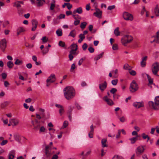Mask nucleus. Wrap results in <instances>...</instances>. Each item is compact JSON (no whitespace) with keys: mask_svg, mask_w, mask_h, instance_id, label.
Masks as SVG:
<instances>
[{"mask_svg":"<svg viewBox=\"0 0 159 159\" xmlns=\"http://www.w3.org/2000/svg\"><path fill=\"white\" fill-rule=\"evenodd\" d=\"M63 91L64 96L67 100L72 99L75 95V90L72 87H66L64 89Z\"/></svg>","mask_w":159,"mask_h":159,"instance_id":"f257e3e1","label":"nucleus"},{"mask_svg":"<svg viewBox=\"0 0 159 159\" xmlns=\"http://www.w3.org/2000/svg\"><path fill=\"white\" fill-rule=\"evenodd\" d=\"M148 104L150 107H152L154 110L159 109V96H157L155 98V103L152 101L148 102Z\"/></svg>","mask_w":159,"mask_h":159,"instance_id":"f03ea898","label":"nucleus"},{"mask_svg":"<svg viewBox=\"0 0 159 159\" xmlns=\"http://www.w3.org/2000/svg\"><path fill=\"white\" fill-rule=\"evenodd\" d=\"M133 40V38L131 36L127 35L123 37L121 40V42L123 45L125 46L126 44L130 42Z\"/></svg>","mask_w":159,"mask_h":159,"instance_id":"7ed1b4c3","label":"nucleus"},{"mask_svg":"<svg viewBox=\"0 0 159 159\" xmlns=\"http://www.w3.org/2000/svg\"><path fill=\"white\" fill-rule=\"evenodd\" d=\"M139 89L138 84L136 81L133 80L131 83L129 89L131 93H134L137 91Z\"/></svg>","mask_w":159,"mask_h":159,"instance_id":"20e7f679","label":"nucleus"},{"mask_svg":"<svg viewBox=\"0 0 159 159\" xmlns=\"http://www.w3.org/2000/svg\"><path fill=\"white\" fill-rule=\"evenodd\" d=\"M152 71L154 75H157L159 70V63L156 62L153 64L152 67Z\"/></svg>","mask_w":159,"mask_h":159,"instance_id":"39448f33","label":"nucleus"},{"mask_svg":"<svg viewBox=\"0 0 159 159\" xmlns=\"http://www.w3.org/2000/svg\"><path fill=\"white\" fill-rule=\"evenodd\" d=\"M123 17L124 19L126 20H132L133 19V15L127 12H125L123 14Z\"/></svg>","mask_w":159,"mask_h":159,"instance_id":"423d86ee","label":"nucleus"},{"mask_svg":"<svg viewBox=\"0 0 159 159\" xmlns=\"http://www.w3.org/2000/svg\"><path fill=\"white\" fill-rule=\"evenodd\" d=\"M6 47V40L5 39H3L1 40L0 42V48L3 52H4Z\"/></svg>","mask_w":159,"mask_h":159,"instance_id":"0eeeda50","label":"nucleus"},{"mask_svg":"<svg viewBox=\"0 0 159 159\" xmlns=\"http://www.w3.org/2000/svg\"><path fill=\"white\" fill-rule=\"evenodd\" d=\"M145 147V146H140L137 148L136 150V152L137 156L142 153L143 152L144 150V147Z\"/></svg>","mask_w":159,"mask_h":159,"instance_id":"6e6552de","label":"nucleus"},{"mask_svg":"<svg viewBox=\"0 0 159 159\" xmlns=\"http://www.w3.org/2000/svg\"><path fill=\"white\" fill-rule=\"evenodd\" d=\"M152 40L150 41L151 43L155 42L157 43H159V31L157 32L156 36L152 37Z\"/></svg>","mask_w":159,"mask_h":159,"instance_id":"1a4fd4ad","label":"nucleus"},{"mask_svg":"<svg viewBox=\"0 0 159 159\" xmlns=\"http://www.w3.org/2000/svg\"><path fill=\"white\" fill-rule=\"evenodd\" d=\"M31 24L32 27L31 30L32 31H34L37 27L38 22L36 20L33 19L31 20Z\"/></svg>","mask_w":159,"mask_h":159,"instance_id":"9d476101","label":"nucleus"},{"mask_svg":"<svg viewBox=\"0 0 159 159\" xmlns=\"http://www.w3.org/2000/svg\"><path fill=\"white\" fill-rule=\"evenodd\" d=\"M56 80V77L55 75L52 74L48 77L47 80V82H50V83H53Z\"/></svg>","mask_w":159,"mask_h":159,"instance_id":"9b49d317","label":"nucleus"},{"mask_svg":"<svg viewBox=\"0 0 159 159\" xmlns=\"http://www.w3.org/2000/svg\"><path fill=\"white\" fill-rule=\"evenodd\" d=\"M41 126V122L40 121H38L37 120H35V124L34 125V129L35 131H37L39 130Z\"/></svg>","mask_w":159,"mask_h":159,"instance_id":"f8f14e48","label":"nucleus"},{"mask_svg":"<svg viewBox=\"0 0 159 159\" xmlns=\"http://www.w3.org/2000/svg\"><path fill=\"white\" fill-rule=\"evenodd\" d=\"M95 10L96 11L93 13V15L99 18H102V11L98 8H96Z\"/></svg>","mask_w":159,"mask_h":159,"instance_id":"ddd939ff","label":"nucleus"},{"mask_svg":"<svg viewBox=\"0 0 159 159\" xmlns=\"http://www.w3.org/2000/svg\"><path fill=\"white\" fill-rule=\"evenodd\" d=\"M55 106L59 109V112L60 116H61L64 112V110L63 107L61 105L56 104Z\"/></svg>","mask_w":159,"mask_h":159,"instance_id":"4468645a","label":"nucleus"},{"mask_svg":"<svg viewBox=\"0 0 159 159\" xmlns=\"http://www.w3.org/2000/svg\"><path fill=\"white\" fill-rule=\"evenodd\" d=\"M107 83L106 81L99 84V88L101 91H103L107 88Z\"/></svg>","mask_w":159,"mask_h":159,"instance_id":"2eb2a0df","label":"nucleus"},{"mask_svg":"<svg viewBox=\"0 0 159 159\" xmlns=\"http://www.w3.org/2000/svg\"><path fill=\"white\" fill-rule=\"evenodd\" d=\"M103 100L106 102L107 104L111 106L113 105L114 104L113 101L111 99L108 98L107 96H105L103 98Z\"/></svg>","mask_w":159,"mask_h":159,"instance_id":"dca6fc26","label":"nucleus"},{"mask_svg":"<svg viewBox=\"0 0 159 159\" xmlns=\"http://www.w3.org/2000/svg\"><path fill=\"white\" fill-rule=\"evenodd\" d=\"M10 122L13 126H16L18 124L19 120L17 119H12L10 120Z\"/></svg>","mask_w":159,"mask_h":159,"instance_id":"f3484780","label":"nucleus"},{"mask_svg":"<svg viewBox=\"0 0 159 159\" xmlns=\"http://www.w3.org/2000/svg\"><path fill=\"white\" fill-rule=\"evenodd\" d=\"M15 155V151L12 150L8 154V159H13Z\"/></svg>","mask_w":159,"mask_h":159,"instance_id":"a211bd4d","label":"nucleus"},{"mask_svg":"<svg viewBox=\"0 0 159 159\" xmlns=\"http://www.w3.org/2000/svg\"><path fill=\"white\" fill-rule=\"evenodd\" d=\"M83 12V10L81 7H79L77 8L75 10H74L73 12V14H76L78 13L79 14H81Z\"/></svg>","mask_w":159,"mask_h":159,"instance_id":"6ab92c4d","label":"nucleus"},{"mask_svg":"<svg viewBox=\"0 0 159 159\" xmlns=\"http://www.w3.org/2000/svg\"><path fill=\"white\" fill-rule=\"evenodd\" d=\"M133 106L136 108H139L141 107H143V105L142 102H136L134 103Z\"/></svg>","mask_w":159,"mask_h":159,"instance_id":"aec40b11","label":"nucleus"},{"mask_svg":"<svg viewBox=\"0 0 159 159\" xmlns=\"http://www.w3.org/2000/svg\"><path fill=\"white\" fill-rule=\"evenodd\" d=\"M102 146V148L107 147H108L107 140L106 139H102L101 140Z\"/></svg>","mask_w":159,"mask_h":159,"instance_id":"412c9836","label":"nucleus"},{"mask_svg":"<svg viewBox=\"0 0 159 159\" xmlns=\"http://www.w3.org/2000/svg\"><path fill=\"white\" fill-rule=\"evenodd\" d=\"M49 147L48 146H47L45 147V153L47 157H50L51 155V153L49 151L48 148Z\"/></svg>","mask_w":159,"mask_h":159,"instance_id":"4be33fe9","label":"nucleus"},{"mask_svg":"<svg viewBox=\"0 0 159 159\" xmlns=\"http://www.w3.org/2000/svg\"><path fill=\"white\" fill-rule=\"evenodd\" d=\"M147 59V57L145 56L142 58V61H141V65L142 67H144L146 65V61Z\"/></svg>","mask_w":159,"mask_h":159,"instance_id":"5701e85b","label":"nucleus"},{"mask_svg":"<svg viewBox=\"0 0 159 159\" xmlns=\"http://www.w3.org/2000/svg\"><path fill=\"white\" fill-rule=\"evenodd\" d=\"M90 131L89 133V136L90 138H93V135L94 132L93 126V125H92L90 126Z\"/></svg>","mask_w":159,"mask_h":159,"instance_id":"b1692460","label":"nucleus"},{"mask_svg":"<svg viewBox=\"0 0 159 159\" xmlns=\"http://www.w3.org/2000/svg\"><path fill=\"white\" fill-rule=\"evenodd\" d=\"M55 2L56 1L55 0H52L51 3L50 10L53 11L54 9V8L56 7Z\"/></svg>","mask_w":159,"mask_h":159,"instance_id":"393cba45","label":"nucleus"},{"mask_svg":"<svg viewBox=\"0 0 159 159\" xmlns=\"http://www.w3.org/2000/svg\"><path fill=\"white\" fill-rule=\"evenodd\" d=\"M39 134L44 133L45 132L46 129L43 126H41L39 129Z\"/></svg>","mask_w":159,"mask_h":159,"instance_id":"a878e982","label":"nucleus"},{"mask_svg":"<svg viewBox=\"0 0 159 159\" xmlns=\"http://www.w3.org/2000/svg\"><path fill=\"white\" fill-rule=\"evenodd\" d=\"M116 114L117 116V117L120 120L121 122L123 123L126 120V118L124 116H122L121 117H120L118 115L117 112H116Z\"/></svg>","mask_w":159,"mask_h":159,"instance_id":"bb28decb","label":"nucleus"},{"mask_svg":"<svg viewBox=\"0 0 159 159\" xmlns=\"http://www.w3.org/2000/svg\"><path fill=\"white\" fill-rule=\"evenodd\" d=\"M114 33L115 35L118 36H119L120 34V32L119 31V28H116L114 30Z\"/></svg>","mask_w":159,"mask_h":159,"instance_id":"cd10ccee","label":"nucleus"},{"mask_svg":"<svg viewBox=\"0 0 159 159\" xmlns=\"http://www.w3.org/2000/svg\"><path fill=\"white\" fill-rule=\"evenodd\" d=\"M45 2V0H41L40 1H38L37 3V6L38 7H40L42 6L44 3Z\"/></svg>","mask_w":159,"mask_h":159,"instance_id":"c85d7f7f","label":"nucleus"},{"mask_svg":"<svg viewBox=\"0 0 159 159\" xmlns=\"http://www.w3.org/2000/svg\"><path fill=\"white\" fill-rule=\"evenodd\" d=\"M147 78L148 80L149 81V84H148V86L150 85V84H153V79L151 78L150 76L148 75H147Z\"/></svg>","mask_w":159,"mask_h":159,"instance_id":"c756f323","label":"nucleus"},{"mask_svg":"<svg viewBox=\"0 0 159 159\" xmlns=\"http://www.w3.org/2000/svg\"><path fill=\"white\" fill-rule=\"evenodd\" d=\"M76 35V31L75 30H71L69 35V36H70L73 37H75Z\"/></svg>","mask_w":159,"mask_h":159,"instance_id":"7c9ffc66","label":"nucleus"},{"mask_svg":"<svg viewBox=\"0 0 159 159\" xmlns=\"http://www.w3.org/2000/svg\"><path fill=\"white\" fill-rule=\"evenodd\" d=\"M7 66L9 69H11L13 67L14 64L12 61H9L7 62Z\"/></svg>","mask_w":159,"mask_h":159,"instance_id":"2f4dec72","label":"nucleus"},{"mask_svg":"<svg viewBox=\"0 0 159 159\" xmlns=\"http://www.w3.org/2000/svg\"><path fill=\"white\" fill-rule=\"evenodd\" d=\"M138 138V136H136L135 137L129 139V140L131 141V143L132 144L134 143L137 140Z\"/></svg>","mask_w":159,"mask_h":159,"instance_id":"473e14b6","label":"nucleus"},{"mask_svg":"<svg viewBox=\"0 0 159 159\" xmlns=\"http://www.w3.org/2000/svg\"><path fill=\"white\" fill-rule=\"evenodd\" d=\"M154 12L157 16H159V9L157 5L154 9Z\"/></svg>","mask_w":159,"mask_h":159,"instance_id":"72a5a7b5","label":"nucleus"},{"mask_svg":"<svg viewBox=\"0 0 159 159\" xmlns=\"http://www.w3.org/2000/svg\"><path fill=\"white\" fill-rule=\"evenodd\" d=\"M87 23L86 22H82L80 25V28L83 30L84 29L87 25Z\"/></svg>","mask_w":159,"mask_h":159,"instance_id":"f704fd0d","label":"nucleus"},{"mask_svg":"<svg viewBox=\"0 0 159 159\" xmlns=\"http://www.w3.org/2000/svg\"><path fill=\"white\" fill-rule=\"evenodd\" d=\"M56 34L58 36H61L62 35V33L61 29H58L56 31Z\"/></svg>","mask_w":159,"mask_h":159,"instance_id":"c9c22d12","label":"nucleus"},{"mask_svg":"<svg viewBox=\"0 0 159 159\" xmlns=\"http://www.w3.org/2000/svg\"><path fill=\"white\" fill-rule=\"evenodd\" d=\"M103 53L102 52V53L98 55L97 56L95 57L94 58V60L96 61H97L101 57H102L103 55Z\"/></svg>","mask_w":159,"mask_h":159,"instance_id":"e433bc0d","label":"nucleus"},{"mask_svg":"<svg viewBox=\"0 0 159 159\" xmlns=\"http://www.w3.org/2000/svg\"><path fill=\"white\" fill-rule=\"evenodd\" d=\"M72 16L74 18L75 20H77V19H80L81 18V16L78 15H76L75 14L72 13Z\"/></svg>","mask_w":159,"mask_h":159,"instance_id":"4c0bfd02","label":"nucleus"},{"mask_svg":"<svg viewBox=\"0 0 159 159\" xmlns=\"http://www.w3.org/2000/svg\"><path fill=\"white\" fill-rule=\"evenodd\" d=\"M76 48L75 49V50H71L70 52V53H71V54H74L75 55H77V53L76 52V51L78 49V48H77L76 46Z\"/></svg>","mask_w":159,"mask_h":159,"instance_id":"58836bf2","label":"nucleus"},{"mask_svg":"<svg viewBox=\"0 0 159 159\" xmlns=\"http://www.w3.org/2000/svg\"><path fill=\"white\" fill-rule=\"evenodd\" d=\"M59 46L64 48H66V47L65 46V44L63 42L60 41L59 42Z\"/></svg>","mask_w":159,"mask_h":159,"instance_id":"ea45409f","label":"nucleus"},{"mask_svg":"<svg viewBox=\"0 0 159 159\" xmlns=\"http://www.w3.org/2000/svg\"><path fill=\"white\" fill-rule=\"evenodd\" d=\"M14 7H16L17 8L20 7H21L20 5L19 2V1H17L14 3Z\"/></svg>","mask_w":159,"mask_h":159,"instance_id":"a19ab883","label":"nucleus"},{"mask_svg":"<svg viewBox=\"0 0 159 159\" xmlns=\"http://www.w3.org/2000/svg\"><path fill=\"white\" fill-rule=\"evenodd\" d=\"M9 103V102H5L4 103L2 104L1 105V107L2 108H4L6 107L7 105Z\"/></svg>","mask_w":159,"mask_h":159,"instance_id":"79ce46f5","label":"nucleus"},{"mask_svg":"<svg viewBox=\"0 0 159 159\" xmlns=\"http://www.w3.org/2000/svg\"><path fill=\"white\" fill-rule=\"evenodd\" d=\"M112 159H124L123 158L120 156L118 155H115Z\"/></svg>","mask_w":159,"mask_h":159,"instance_id":"37998d69","label":"nucleus"},{"mask_svg":"<svg viewBox=\"0 0 159 159\" xmlns=\"http://www.w3.org/2000/svg\"><path fill=\"white\" fill-rule=\"evenodd\" d=\"M112 73L114 74V78H116L117 76V74L118 73V70L117 69H116L115 70H113L112 72Z\"/></svg>","mask_w":159,"mask_h":159,"instance_id":"c03bdc74","label":"nucleus"},{"mask_svg":"<svg viewBox=\"0 0 159 159\" xmlns=\"http://www.w3.org/2000/svg\"><path fill=\"white\" fill-rule=\"evenodd\" d=\"M118 82L117 79L114 80H112L111 84L113 85H116L117 84Z\"/></svg>","mask_w":159,"mask_h":159,"instance_id":"a18cd8bd","label":"nucleus"},{"mask_svg":"<svg viewBox=\"0 0 159 159\" xmlns=\"http://www.w3.org/2000/svg\"><path fill=\"white\" fill-rule=\"evenodd\" d=\"M68 122L67 121H65L63 123L62 127L63 128H66L68 125Z\"/></svg>","mask_w":159,"mask_h":159,"instance_id":"49530a36","label":"nucleus"},{"mask_svg":"<svg viewBox=\"0 0 159 159\" xmlns=\"http://www.w3.org/2000/svg\"><path fill=\"white\" fill-rule=\"evenodd\" d=\"M76 46L77 48H78L77 45L76 44H72L70 46L71 47V50H75V49L76 48Z\"/></svg>","mask_w":159,"mask_h":159,"instance_id":"de8ad7c7","label":"nucleus"},{"mask_svg":"<svg viewBox=\"0 0 159 159\" xmlns=\"http://www.w3.org/2000/svg\"><path fill=\"white\" fill-rule=\"evenodd\" d=\"M49 51V48L47 47L45 48L43 51L42 52L43 54H45L48 52Z\"/></svg>","mask_w":159,"mask_h":159,"instance_id":"09e8293b","label":"nucleus"},{"mask_svg":"<svg viewBox=\"0 0 159 159\" xmlns=\"http://www.w3.org/2000/svg\"><path fill=\"white\" fill-rule=\"evenodd\" d=\"M65 15L63 14H60L59 16L57 17V18L59 19H64L65 18Z\"/></svg>","mask_w":159,"mask_h":159,"instance_id":"8fccbe9b","label":"nucleus"},{"mask_svg":"<svg viewBox=\"0 0 159 159\" xmlns=\"http://www.w3.org/2000/svg\"><path fill=\"white\" fill-rule=\"evenodd\" d=\"M88 45L87 43H84L82 46V49L84 51H85L87 48Z\"/></svg>","mask_w":159,"mask_h":159,"instance_id":"3c124183","label":"nucleus"},{"mask_svg":"<svg viewBox=\"0 0 159 159\" xmlns=\"http://www.w3.org/2000/svg\"><path fill=\"white\" fill-rule=\"evenodd\" d=\"M117 90L116 89L113 88L110 90V92L113 94H114L116 92H117Z\"/></svg>","mask_w":159,"mask_h":159,"instance_id":"603ef678","label":"nucleus"},{"mask_svg":"<svg viewBox=\"0 0 159 159\" xmlns=\"http://www.w3.org/2000/svg\"><path fill=\"white\" fill-rule=\"evenodd\" d=\"M129 73L130 74L133 76L135 75L136 74V71L135 70H130L129 71Z\"/></svg>","mask_w":159,"mask_h":159,"instance_id":"864d4df0","label":"nucleus"},{"mask_svg":"<svg viewBox=\"0 0 159 159\" xmlns=\"http://www.w3.org/2000/svg\"><path fill=\"white\" fill-rule=\"evenodd\" d=\"M88 50L90 53H93L94 51V49L93 47H91L89 48Z\"/></svg>","mask_w":159,"mask_h":159,"instance_id":"5fc2aeb1","label":"nucleus"},{"mask_svg":"<svg viewBox=\"0 0 159 159\" xmlns=\"http://www.w3.org/2000/svg\"><path fill=\"white\" fill-rule=\"evenodd\" d=\"M21 63H22V61H20L18 59H17L16 60L15 64L16 65H19Z\"/></svg>","mask_w":159,"mask_h":159,"instance_id":"6e6d98bb","label":"nucleus"},{"mask_svg":"<svg viewBox=\"0 0 159 159\" xmlns=\"http://www.w3.org/2000/svg\"><path fill=\"white\" fill-rule=\"evenodd\" d=\"M112 49L113 50H116L118 49V46L117 44H115L112 45Z\"/></svg>","mask_w":159,"mask_h":159,"instance_id":"4d7b16f0","label":"nucleus"},{"mask_svg":"<svg viewBox=\"0 0 159 159\" xmlns=\"http://www.w3.org/2000/svg\"><path fill=\"white\" fill-rule=\"evenodd\" d=\"M2 76V78L4 80L6 79L7 77V75L6 73H3L1 74Z\"/></svg>","mask_w":159,"mask_h":159,"instance_id":"13d9d810","label":"nucleus"},{"mask_svg":"<svg viewBox=\"0 0 159 159\" xmlns=\"http://www.w3.org/2000/svg\"><path fill=\"white\" fill-rule=\"evenodd\" d=\"M18 31H19V32L21 33L24 32L25 30L23 27H20L18 29Z\"/></svg>","mask_w":159,"mask_h":159,"instance_id":"bf43d9fd","label":"nucleus"},{"mask_svg":"<svg viewBox=\"0 0 159 159\" xmlns=\"http://www.w3.org/2000/svg\"><path fill=\"white\" fill-rule=\"evenodd\" d=\"M115 8V5H112V6H109L108 7L107 9L108 10H111L113 9H114Z\"/></svg>","mask_w":159,"mask_h":159,"instance_id":"052dcab7","label":"nucleus"},{"mask_svg":"<svg viewBox=\"0 0 159 159\" xmlns=\"http://www.w3.org/2000/svg\"><path fill=\"white\" fill-rule=\"evenodd\" d=\"M85 59V58L84 59L83 58H81V59H80L78 62V65L79 66L81 65L82 63L83 62V61Z\"/></svg>","mask_w":159,"mask_h":159,"instance_id":"680f3d73","label":"nucleus"},{"mask_svg":"<svg viewBox=\"0 0 159 159\" xmlns=\"http://www.w3.org/2000/svg\"><path fill=\"white\" fill-rule=\"evenodd\" d=\"M42 40L43 43H46L48 41V39L46 36H44L42 39Z\"/></svg>","mask_w":159,"mask_h":159,"instance_id":"e2e57ef3","label":"nucleus"},{"mask_svg":"<svg viewBox=\"0 0 159 159\" xmlns=\"http://www.w3.org/2000/svg\"><path fill=\"white\" fill-rule=\"evenodd\" d=\"M7 141L6 140H3L1 143V145L2 146L5 145L7 143Z\"/></svg>","mask_w":159,"mask_h":159,"instance_id":"0e129e2a","label":"nucleus"},{"mask_svg":"<svg viewBox=\"0 0 159 159\" xmlns=\"http://www.w3.org/2000/svg\"><path fill=\"white\" fill-rule=\"evenodd\" d=\"M79 37L81 39H85V37L84 35L83 34H81L79 35Z\"/></svg>","mask_w":159,"mask_h":159,"instance_id":"69168bd1","label":"nucleus"},{"mask_svg":"<svg viewBox=\"0 0 159 159\" xmlns=\"http://www.w3.org/2000/svg\"><path fill=\"white\" fill-rule=\"evenodd\" d=\"M80 23V20H75L74 22V25H78Z\"/></svg>","mask_w":159,"mask_h":159,"instance_id":"338daca9","label":"nucleus"},{"mask_svg":"<svg viewBox=\"0 0 159 159\" xmlns=\"http://www.w3.org/2000/svg\"><path fill=\"white\" fill-rule=\"evenodd\" d=\"M58 156L57 154H55L53 155L52 158V159H58Z\"/></svg>","mask_w":159,"mask_h":159,"instance_id":"774afa93","label":"nucleus"}]
</instances>
